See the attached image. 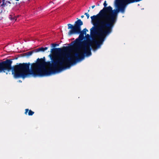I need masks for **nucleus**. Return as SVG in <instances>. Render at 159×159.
Masks as SVG:
<instances>
[{
  "mask_svg": "<svg viewBox=\"0 0 159 159\" xmlns=\"http://www.w3.org/2000/svg\"><path fill=\"white\" fill-rule=\"evenodd\" d=\"M89 10H88V12H89Z\"/></svg>",
  "mask_w": 159,
  "mask_h": 159,
  "instance_id": "5701e85b",
  "label": "nucleus"
},
{
  "mask_svg": "<svg viewBox=\"0 0 159 159\" xmlns=\"http://www.w3.org/2000/svg\"><path fill=\"white\" fill-rule=\"evenodd\" d=\"M16 0V1H19V0Z\"/></svg>",
  "mask_w": 159,
  "mask_h": 159,
  "instance_id": "412c9836",
  "label": "nucleus"
},
{
  "mask_svg": "<svg viewBox=\"0 0 159 159\" xmlns=\"http://www.w3.org/2000/svg\"><path fill=\"white\" fill-rule=\"evenodd\" d=\"M34 52H35L34 50V51H31L27 52L25 53V54L26 56H29L31 55L32 54V53H33Z\"/></svg>",
  "mask_w": 159,
  "mask_h": 159,
  "instance_id": "ddd939ff",
  "label": "nucleus"
},
{
  "mask_svg": "<svg viewBox=\"0 0 159 159\" xmlns=\"http://www.w3.org/2000/svg\"><path fill=\"white\" fill-rule=\"evenodd\" d=\"M93 26L90 29V35L97 48H99L104 41L106 37L109 35L112 31L99 24L92 23Z\"/></svg>",
  "mask_w": 159,
  "mask_h": 159,
  "instance_id": "20e7f679",
  "label": "nucleus"
},
{
  "mask_svg": "<svg viewBox=\"0 0 159 159\" xmlns=\"http://www.w3.org/2000/svg\"><path fill=\"white\" fill-rule=\"evenodd\" d=\"M9 2V3H10V2Z\"/></svg>",
  "mask_w": 159,
  "mask_h": 159,
  "instance_id": "4be33fe9",
  "label": "nucleus"
},
{
  "mask_svg": "<svg viewBox=\"0 0 159 159\" xmlns=\"http://www.w3.org/2000/svg\"><path fill=\"white\" fill-rule=\"evenodd\" d=\"M48 49V48L47 47H45V48L41 47L35 49L34 50V52H38L39 51L44 52L45 51L47 50Z\"/></svg>",
  "mask_w": 159,
  "mask_h": 159,
  "instance_id": "9d476101",
  "label": "nucleus"
},
{
  "mask_svg": "<svg viewBox=\"0 0 159 159\" xmlns=\"http://www.w3.org/2000/svg\"><path fill=\"white\" fill-rule=\"evenodd\" d=\"M5 0H2V4L3 5L6 4L4 3V1Z\"/></svg>",
  "mask_w": 159,
  "mask_h": 159,
  "instance_id": "dca6fc26",
  "label": "nucleus"
},
{
  "mask_svg": "<svg viewBox=\"0 0 159 159\" xmlns=\"http://www.w3.org/2000/svg\"><path fill=\"white\" fill-rule=\"evenodd\" d=\"M100 4L99 3H97V6H99Z\"/></svg>",
  "mask_w": 159,
  "mask_h": 159,
  "instance_id": "a211bd4d",
  "label": "nucleus"
},
{
  "mask_svg": "<svg viewBox=\"0 0 159 159\" xmlns=\"http://www.w3.org/2000/svg\"><path fill=\"white\" fill-rule=\"evenodd\" d=\"M84 15L86 16L87 17V19H88L89 18V14H88L87 13H85L84 14Z\"/></svg>",
  "mask_w": 159,
  "mask_h": 159,
  "instance_id": "4468645a",
  "label": "nucleus"
},
{
  "mask_svg": "<svg viewBox=\"0 0 159 159\" xmlns=\"http://www.w3.org/2000/svg\"><path fill=\"white\" fill-rule=\"evenodd\" d=\"M9 60L12 61L11 60ZM12 63V62L11 64ZM11 68L10 70H6L5 72L1 73H5L6 71L9 72L12 70V74L16 78H24L29 75H32L34 77L48 76L39 61V58L37 59L36 62L33 63L31 64L30 62L20 63L12 67L11 64Z\"/></svg>",
  "mask_w": 159,
  "mask_h": 159,
  "instance_id": "f03ea898",
  "label": "nucleus"
},
{
  "mask_svg": "<svg viewBox=\"0 0 159 159\" xmlns=\"http://www.w3.org/2000/svg\"><path fill=\"white\" fill-rule=\"evenodd\" d=\"M86 40L84 42L83 46H80L82 51H79L75 53V56L77 61H80L84 58L85 56H89L91 55L90 47H93V41L90 39V36L89 34L86 35Z\"/></svg>",
  "mask_w": 159,
  "mask_h": 159,
  "instance_id": "39448f33",
  "label": "nucleus"
},
{
  "mask_svg": "<svg viewBox=\"0 0 159 159\" xmlns=\"http://www.w3.org/2000/svg\"><path fill=\"white\" fill-rule=\"evenodd\" d=\"M95 5H93V6H92V7H91L92 8V9H93L95 7Z\"/></svg>",
  "mask_w": 159,
  "mask_h": 159,
  "instance_id": "f3484780",
  "label": "nucleus"
},
{
  "mask_svg": "<svg viewBox=\"0 0 159 159\" xmlns=\"http://www.w3.org/2000/svg\"><path fill=\"white\" fill-rule=\"evenodd\" d=\"M99 2H101V1H100Z\"/></svg>",
  "mask_w": 159,
  "mask_h": 159,
  "instance_id": "b1692460",
  "label": "nucleus"
},
{
  "mask_svg": "<svg viewBox=\"0 0 159 159\" xmlns=\"http://www.w3.org/2000/svg\"><path fill=\"white\" fill-rule=\"evenodd\" d=\"M51 45H52V47H55L56 46L55 44L52 43V44Z\"/></svg>",
  "mask_w": 159,
  "mask_h": 159,
  "instance_id": "2eb2a0df",
  "label": "nucleus"
},
{
  "mask_svg": "<svg viewBox=\"0 0 159 159\" xmlns=\"http://www.w3.org/2000/svg\"><path fill=\"white\" fill-rule=\"evenodd\" d=\"M81 18H83L84 17V15H82V16H81Z\"/></svg>",
  "mask_w": 159,
  "mask_h": 159,
  "instance_id": "aec40b11",
  "label": "nucleus"
},
{
  "mask_svg": "<svg viewBox=\"0 0 159 159\" xmlns=\"http://www.w3.org/2000/svg\"><path fill=\"white\" fill-rule=\"evenodd\" d=\"M104 7L101 10L99 13L96 15H93L91 17L92 23H97L98 20H103L105 16L109 12L112 11V7L110 6L106 7L107 4L106 1H105L103 3Z\"/></svg>",
  "mask_w": 159,
  "mask_h": 159,
  "instance_id": "423d86ee",
  "label": "nucleus"
},
{
  "mask_svg": "<svg viewBox=\"0 0 159 159\" xmlns=\"http://www.w3.org/2000/svg\"><path fill=\"white\" fill-rule=\"evenodd\" d=\"M83 25V22L80 19H78L76 21L74 25L70 24H68V29H71L68 33V35L70 36L73 34H79L81 29V26Z\"/></svg>",
  "mask_w": 159,
  "mask_h": 159,
  "instance_id": "0eeeda50",
  "label": "nucleus"
},
{
  "mask_svg": "<svg viewBox=\"0 0 159 159\" xmlns=\"http://www.w3.org/2000/svg\"><path fill=\"white\" fill-rule=\"evenodd\" d=\"M9 18L10 20H16V18L14 15H10L9 17Z\"/></svg>",
  "mask_w": 159,
  "mask_h": 159,
  "instance_id": "f8f14e48",
  "label": "nucleus"
},
{
  "mask_svg": "<svg viewBox=\"0 0 159 159\" xmlns=\"http://www.w3.org/2000/svg\"><path fill=\"white\" fill-rule=\"evenodd\" d=\"M55 45H56V46H59V44L55 43Z\"/></svg>",
  "mask_w": 159,
  "mask_h": 159,
  "instance_id": "6ab92c4d",
  "label": "nucleus"
},
{
  "mask_svg": "<svg viewBox=\"0 0 159 159\" xmlns=\"http://www.w3.org/2000/svg\"><path fill=\"white\" fill-rule=\"evenodd\" d=\"M29 111V112L28 113V115L29 116H31L33 115L34 113V112L32 111L31 110H29L28 109H25V114L26 115L27 114V113Z\"/></svg>",
  "mask_w": 159,
  "mask_h": 159,
  "instance_id": "9b49d317",
  "label": "nucleus"
},
{
  "mask_svg": "<svg viewBox=\"0 0 159 159\" xmlns=\"http://www.w3.org/2000/svg\"><path fill=\"white\" fill-rule=\"evenodd\" d=\"M12 61L9 60L0 62V73L5 72V70H10L11 69V64Z\"/></svg>",
  "mask_w": 159,
  "mask_h": 159,
  "instance_id": "6e6552de",
  "label": "nucleus"
},
{
  "mask_svg": "<svg viewBox=\"0 0 159 159\" xmlns=\"http://www.w3.org/2000/svg\"><path fill=\"white\" fill-rule=\"evenodd\" d=\"M115 5L117 9L112 10L108 12L103 20H98V22L112 31V29L116 23L118 16V14L119 11L124 13L127 6L123 4L114 2Z\"/></svg>",
  "mask_w": 159,
  "mask_h": 159,
  "instance_id": "7ed1b4c3",
  "label": "nucleus"
},
{
  "mask_svg": "<svg viewBox=\"0 0 159 159\" xmlns=\"http://www.w3.org/2000/svg\"><path fill=\"white\" fill-rule=\"evenodd\" d=\"M88 31L86 28L84 29L83 30L81 31V29L80 30V32L79 34H80L79 37L76 39L74 41V42L76 45L79 44L80 41L83 39L84 38V34H86V31Z\"/></svg>",
  "mask_w": 159,
  "mask_h": 159,
  "instance_id": "1a4fd4ad",
  "label": "nucleus"
},
{
  "mask_svg": "<svg viewBox=\"0 0 159 159\" xmlns=\"http://www.w3.org/2000/svg\"><path fill=\"white\" fill-rule=\"evenodd\" d=\"M70 50V48L68 46L51 49L50 52L52 54H50L49 56L51 60L52 63L50 61L46 62L45 57L39 59L48 76L69 68L71 65L78 61L75 56V53L71 55L67 53Z\"/></svg>",
  "mask_w": 159,
  "mask_h": 159,
  "instance_id": "f257e3e1",
  "label": "nucleus"
}]
</instances>
